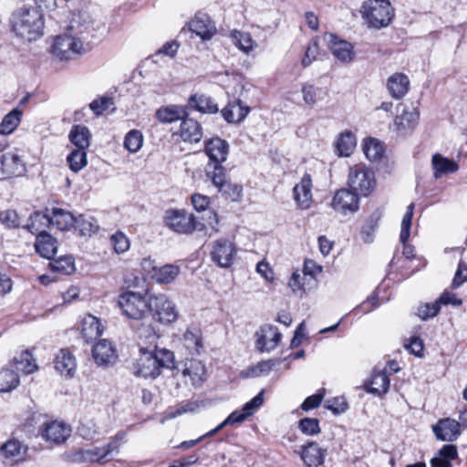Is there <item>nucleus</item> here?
I'll return each mask as SVG.
<instances>
[{"instance_id": "15", "label": "nucleus", "mask_w": 467, "mask_h": 467, "mask_svg": "<svg viewBox=\"0 0 467 467\" xmlns=\"http://www.w3.org/2000/svg\"><path fill=\"white\" fill-rule=\"evenodd\" d=\"M256 347L260 351H270L276 348L281 340V333L273 325L262 326L255 333Z\"/></svg>"}, {"instance_id": "43", "label": "nucleus", "mask_w": 467, "mask_h": 467, "mask_svg": "<svg viewBox=\"0 0 467 467\" xmlns=\"http://www.w3.org/2000/svg\"><path fill=\"white\" fill-rule=\"evenodd\" d=\"M26 451V447H25L17 440L7 441L1 448V452L3 455L6 459H9L12 462H18L20 459H22Z\"/></svg>"}, {"instance_id": "2", "label": "nucleus", "mask_w": 467, "mask_h": 467, "mask_svg": "<svg viewBox=\"0 0 467 467\" xmlns=\"http://www.w3.org/2000/svg\"><path fill=\"white\" fill-rule=\"evenodd\" d=\"M174 355L171 351L162 348L149 350L144 348H140V357L134 364V374L142 378H157L162 368H171L173 367Z\"/></svg>"}, {"instance_id": "50", "label": "nucleus", "mask_w": 467, "mask_h": 467, "mask_svg": "<svg viewBox=\"0 0 467 467\" xmlns=\"http://www.w3.org/2000/svg\"><path fill=\"white\" fill-rule=\"evenodd\" d=\"M143 145V135L138 130H130L124 138V147L131 153L138 152Z\"/></svg>"}, {"instance_id": "26", "label": "nucleus", "mask_w": 467, "mask_h": 467, "mask_svg": "<svg viewBox=\"0 0 467 467\" xmlns=\"http://www.w3.org/2000/svg\"><path fill=\"white\" fill-rule=\"evenodd\" d=\"M420 114L417 109H403L402 113L397 115L394 119V126L398 131L406 133L414 130L419 121Z\"/></svg>"}, {"instance_id": "4", "label": "nucleus", "mask_w": 467, "mask_h": 467, "mask_svg": "<svg viewBox=\"0 0 467 467\" xmlns=\"http://www.w3.org/2000/svg\"><path fill=\"white\" fill-rule=\"evenodd\" d=\"M348 185L358 195L367 197L376 186L373 171L364 164L350 167L348 175Z\"/></svg>"}, {"instance_id": "54", "label": "nucleus", "mask_w": 467, "mask_h": 467, "mask_svg": "<svg viewBox=\"0 0 467 467\" xmlns=\"http://www.w3.org/2000/svg\"><path fill=\"white\" fill-rule=\"evenodd\" d=\"M183 344L191 354H199L202 348V338L196 333L186 331L183 335Z\"/></svg>"}, {"instance_id": "18", "label": "nucleus", "mask_w": 467, "mask_h": 467, "mask_svg": "<svg viewBox=\"0 0 467 467\" xmlns=\"http://www.w3.org/2000/svg\"><path fill=\"white\" fill-rule=\"evenodd\" d=\"M435 437L442 441H454L461 435L460 424L455 420L444 418L432 425Z\"/></svg>"}, {"instance_id": "7", "label": "nucleus", "mask_w": 467, "mask_h": 467, "mask_svg": "<svg viewBox=\"0 0 467 467\" xmlns=\"http://www.w3.org/2000/svg\"><path fill=\"white\" fill-rule=\"evenodd\" d=\"M148 310L152 314L153 318L161 324H171L178 318L175 304L164 294L150 296Z\"/></svg>"}, {"instance_id": "49", "label": "nucleus", "mask_w": 467, "mask_h": 467, "mask_svg": "<svg viewBox=\"0 0 467 467\" xmlns=\"http://www.w3.org/2000/svg\"><path fill=\"white\" fill-rule=\"evenodd\" d=\"M301 92L305 103L308 106L317 104L318 100L323 99V95L325 94L322 88L308 83L302 86Z\"/></svg>"}, {"instance_id": "57", "label": "nucleus", "mask_w": 467, "mask_h": 467, "mask_svg": "<svg viewBox=\"0 0 467 467\" xmlns=\"http://www.w3.org/2000/svg\"><path fill=\"white\" fill-rule=\"evenodd\" d=\"M299 430L306 435H316L320 432L319 420L316 418H304L299 420Z\"/></svg>"}, {"instance_id": "46", "label": "nucleus", "mask_w": 467, "mask_h": 467, "mask_svg": "<svg viewBox=\"0 0 467 467\" xmlns=\"http://www.w3.org/2000/svg\"><path fill=\"white\" fill-rule=\"evenodd\" d=\"M234 44L243 52L248 54L253 51L257 44L252 38L251 35L246 32L234 31L231 34Z\"/></svg>"}, {"instance_id": "36", "label": "nucleus", "mask_w": 467, "mask_h": 467, "mask_svg": "<svg viewBox=\"0 0 467 467\" xmlns=\"http://www.w3.org/2000/svg\"><path fill=\"white\" fill-rule=\"evenodd\" d=\"M51 226L49 220V213L35 212L29 219L27 224L25 226L33 234H39L41 232H46V228Z\"/></svg>"}, {"instance_id": "10", "label": "nucleus", "mask_w": 467, "mask_h": 467, "mask_svg": "<svg viewBox=\"0 0 467 467\" xmlns=\"http://www.w3.org/2000/svg\"><path fill=\"white\" fill-rule=\"evenodd\" d=\"M208 180L217 188L218 192L226 200L238 202L242 198L243 186L226 180L225 170H217V172L212 171L206 175Z\"/></svg>"}, {"instance_id": "58", "label": "nucleus", "mask_w": 467, "mask_h": 467, "mask_svg": "<svg viewBox=\"0 0 467 467\" xmlns=\"http://www.w3.org/2000/svg\"><path fill=\"white\" fill-rule=\"evenodd\" d=\"M379 219V215L374 213L363 225L361 229V235L365 243L372 242V235L378 226Z\"/></svg>"}, {"instance_id": "34", "label": "nucleus", "mask_w": 467, "mask_h": 467, "mask_svg": "<svg viewBox=\"0 0 467 467\" xmlns=\"http://www.w3.org/2000/svg\"><path fill=\"white\" fill-rule=\"evenodd\" d=\"M356 144V137L351 131L346 130L340 133L335 144L337 155L348 157L355 149Z\"/></svg>"}, {"instance_id": "13", "label": "nucleus", "mask_w": 467, "mask_h": 467, "mask_svg": "<svg viewBox=\"0 0 467 467\" xmlns=\"http://www.w3.org/2000/svg\"><path fill=\"white\" fill-rule=\"evenodd\" d=\"M331 206L336 212L343 214L355 213L359 207V195L352 190L340 189L336 192L331 202Z\"/></svg>"}, {"instance_id": "24", "label": "nucleus", "mask_w": 467, "mask_h": 467, "mask_svg": "<svg viewBox=\"0 0 467 467\" xmlns=\"http://www.w3.org/2000/svg\"><path fill=\"white\" fill-rule=\"evenodd\" d=\"M35 249L42 257L52 259L57 251V241L48 233L41 232L36 235Z\"/></svg>"}, {"instance_id": "64", "label": "nucleus", "mask_w": 467, "mask_h": 467, "mask_svg": "<svg viewBox=\"0 0 467 467\" xmlns=\"http://www.w3.org/2000/svg\"><path fill=\"white\" fill-rule=\"evenodd\" d=\"M467 281V265L460 262L451 282V288L456 289Z\"/></svg>"}, {"instance_id": "59", "label": "nucleus", "mask_w": 467, "mask_h": 467, "mask_svg": "<svg viewBox=\"0 0 467 467\" xmlns=\"http://www.w3.org/2000/svg\"><path fill=\"white\" fill-rule=\"evenodd\" d=\"M0 222L7 228L19 227V217L15 210H5L0 212Z\"/></svg>"}, {"instance_id": "29", "label": "nucleus", "mask_w": 467, "mask_h": 467, "mask_svg": "<svg viewBox=\"0 0 467 467\" xmlns=\"http://www.w3.org/2000/svg\"><path fill=\"white\" fill-rule=\"evenodd\" d=\"M77 368L76 358L67 349H60L55 358V368L67 377H72Z\"/></svg>"}, {"instance_id": "23", "label": "nucleus", "mask_w": 467, "mask_h": 467, "mask_svg": "<svg viewBox=\"0 0 467 467\" xmlns=\"http://www.w3.org/2000/svg\"><path fill=\"white\" fill-rule=\"evenodd\" d=\"M250 111L241 99H234L222 109L223 119L229 123H239L243 121Z\"/></svg>"}, {"instance_id": "61", "label": "nucleus", "mask_w": 467, "mask_h": 467, "mask_svg": "<svg viewBox=\"0 0 467 467\" xmlns=\"http://www.w3.org/2000/svg\"><path fill=\"white\" fill-rule=\"evenodd\" d=\"M112 105L113 100L111 98L101 97L99 99L93 100L89 104V108L96 115L99 116L101 115L107 109H109V108Z\"/></svg>"}, {"instance_id": "41", "label": "nucleus", "mask_w": 467, "mask_h": 467, "mask_svg": "<svg viewBox=\"0 0 467 467\" xmlns=\"http://www.w3.org/2000/svg\"><path fill=\"white\" fill-rule=\"evenodd\" d=\"M68 137L71 143L78 150H85L89 146L90 132L85 126H73Z\"/></svg>"}, {"instance_id": "30", "label": "nucleus", "mask_w": 467, "mask_h": 467, "mask_svg": "<svg viewBox=\"0 0 467 467\" xmlns=\"http://www.w3.org/2000/svg\"><path fill=\"white\" fill-rule=\"evenodd\" d=\"M156 118L161 123H172L182 120L188 117V111L185 107L178 105H170L161 107L156 111Z\"/></svg>"}, {"instance_id": "53", "label": "nucleus", "mask_w": 467, "mask_h": 467, "mask_svg": "<svg viewBox=\"0 0 467 467\" xmlns=\"http://www.w3.org/2000/svg\"><path fill=\"white\" fill-rule=\"evenodd\" d=\"M50 268L54 272L63 275H69L75 271L74 260L71 256H62L49 263Z\"/></svg>"}, {"instance_id": "42", "label": "nucleus", "mask_w": 467, "mask_h": 467, "mask_svg": "<svg viewBox=\"0 0 467 467\" xmlns=\"http://www.w3.org/2000/svg\"><path fill=\"white\" fill-rule=\"evenodd\" d=\"M73 227L78 231L82 236H91L99 230V224L97 221L91 217L80 214L75 219Z\"/></svg>"}, {"instance_id": "12", "label": "nucleus", "mask_w": 467, "mask_h": 467, "mask_svg": "<svg viewBox=\"0 0 467 467\" xmlns=\"http://www.w3.org/2000/svg\"><path fill=\"white\" fill-rule=\"evenodd\" d=\"M236 254L235 247L227 239L216 240L211 251V258L218 266L227 268L234 263Z\"/></svg>"}, {"instance_id": "31", "label": "nucleus", "mask_w": 467, "mask_h": 467, "mask_svg": "<svg viewBox=\"0 0 467 467\" xmlns=\"http://www.w3.org/2000/svg\"><path fill=\"white\" fill-rule=\"evenodd\" d=\"M325 453V450L312 441L303 447L301 459L308 467H318L324 462Z\"/></svg>"}, {"instance_id": "40", "label": "nucleus", "mask_w": 467, "mask_h": 467, "mask_svg": "<svg viewBox=\"0 0 467 467\" xmlns=\"http://www.w3.org/2000/svg\"><path fill=\"white\" fill-rule=\"evenodd\" d=\"M280 363L281 359L262 360L256 365L248 368L245 371L242 372V374L246 378L265 376L268 375L275 366L280 365Z\"/></svg>"}, {"instance_id": "20", "label": "nucleus", "mask_w": 467, "mask_h": 467, "mask_svg": "<svg viewBox=\"0 0 467 467\" xmlns=\"http://www.w3.org/2000/svg\"><path fill=\"white\" fill-rule=\"evenodd\" d=\"M326 41L329 44V48L334 57L343 63H349L354 59L353 46L343 39H339L333 34L325 36Z\"/></svg>"}, {"instance_id": "33", "label": "nucleus", "mask_w": 467, "mask_h": 467, "mask_svg": "<svg viewBox=\"0 0 467 467\" xmlns=\"http://www.w3.org/2000/svg\"><path fill=\"white\" fill-rule=\"evenodd\" d=\"M431 164L436 179L441 177L443 174L454 172L459 168L454 161L445 158L439 153L432 156Z\"/></svg>"}, {"instance_id": "44", "label": "nucleus", "mask_w": 467, "mask_h": 467, "mask_svg": "<svg viewBox=\"0 0 467 467\" xmlns=\"http://www.w3.org/2000/svg\"><path fill=\"white\" fill-rule=\"evenodd\" d=\"M184 376H189L193 385H199L204 381L205 367L199 360H191L183 370Z\"/></svg>"}, {"instance_id": "32", "label": "nucleus", "mask_w": 467, "mask_h": 467, "mask_svg": "<svg viewBox=\"0 0 467 467\" xmlns=\"http://www.w3.org/2000/svg\"><path fill=\"white\" fill-rule=\"evenodd\" d=\"M76 217L61 208H53L49 213L50 225L60 231L69 230L73 227Z\"/></svg>"}, {"instance_id": "17", "label": "nucleus", "mask_w": 467, "mask_h": 467, "mask_svg": "<svg viewBox=\"0 0 467 467\" xmlns=\"http://www.w3.org/2000/svg\"><path fill=\"white\" fill-rule=\"evenodd\" d=\"M70 427L58 420L45 423L41 431V435L46 441L57 444L64 442L70 436Z\"/></svg>"}, {"instance_id": "60", "label": "nucleus", "mask_w": 467, "mask_h": 467, "mask_svg": "<svg viewBox=\"0 0 467 467\" xmlns=\"http://www.w3.org/2000/svg\"><path fill=\"white\" fill-rule=\"evenodd\" d=\"M440 311L437 300L434 303H427L418 307L417 315L423 320L435 317Z\"/></svg>"}, {"instance_id": "14", "label": "nucleus", "mask_w": 467, "mask_h": 467, "mask_svg": "<svg viewBox=\"0 0 467 467\" xmlns=\"http://www.w3.org/2000/svg\"><path fill=\"white\" fill-rule=\"evenodd\" d=\"M92 356L99 366H109L118 359L117 349L108 339H100L93 346Z\"/></svg>"}, {"instance_id": "45", "label": "nucleus", "mask_w": 467, "mask_h": 467, "mask_svg": "<svg viewBox=\"0 0 467 467\" xmlns=\"http://www.w3.org/2000/svg\"><path fill=\"white\" fill-rule=\"evenodd\" d=\"M20 382L16 371L10 368L0 370V392H10L15 389Z\"/></svg>"}, {"instance_id": "39", "label": "nucleus", "mask_w": 467, "mask_h": 467, "mask_svg": "<svg viewBox=\"0 0 467 467\" xmlns=\"http://www.w3.org/2000/svg\"><path fill=\"white\" fill-rule=\"evenodd\" d=\"M389 379L386 371H374L368 391L376 395L386 394L389 389Z\"/></svg>"}, {"instance_id": "11", "label": "nucleus", "mask_w": 467, "mask_h": 467, "mask_svg": "<svg viewBox=\"0 0 467 467\" xmlns=\"http://www.w3.org/2000/svg\"><path fill=\"white\" fill-rule=\"evenodd\" d=\"M26 172V165L22 157L16 151H7L0 157V181L23 176Z\"/></svg>"}, {"instance_id": "37", "label": "nucleus", "mask_w": 467, "mask_h": 467, "mask_svg": "<svg viewBox=\"0 0 467 467\" xmlns=\"http://www.w3.org/2000/svg\"><path fill=\"white\" fill-rule=\"evenodd\" d=\"M13 365L16 370L22 371L25 374H31L38 368L32 353L28 350H24L19 355L14 357Z\"/></svg>"}, {"instance_id": "52", "label": "nucleus", "mask_w": 467, "mask_h": 467, "mask_svg": "<svg viewBox=\"0 0 467 467\" xmlns=\"http://www.w3.org/2000/svg\"><path fill=\"white\" fill-rule=\"evenodd\" d=\"M68 166L71 171L78 172L81 169H83L88 161H87V153L82 150H73L67 158Z\"/></svg>"}, {"instance_id": "35", "label": "nucleus", "mask_w": 467, "mask_h": 467, "mask_svg": "<svg viewBox=\"0 0 467 467\" xmlns=\"http://www.w3.org/2000/svg\"><path fill=\"white\" fill-rule=\"evenodd\" d=\"M180 274V267L176 265L167 264L158 267L154 274H151V279L158 284H171Z\"/></svg>"}, {"instance_id": "3", "label": "nucleus", "mask_w": 467, "mask_h": 467, "mask_svg": "<svg viewBox=\"0 0 467 467\" xmlns=\"http://www.w3.org/2000/svg\"><path fill=\"white\" fill-rule=\"evenodd\" d=\"M360 12L368 26L376 29L388 26L394 17L389 0H368L363 4Z\"/></svg>"}, {"instance_id": "63", "label": "nucleus", "mask_w": 467, "mask_h": 467, "mask_svg": "<svg viewBox=\"0 0 467 467\" xmlns=\"http://www.w3.org/2000/svg\"><path fill=\"white\" fill-rule=\"evenodd\" d=\"M326 408L331 410L334 414H340L345 412L348 406L343 398H334L326 401Z\"/></svg>"}, {"instance_id": "16", "label": "nucleus", "mask_w": 467, "mask_h": 467, "mask_svg": "<svg viewBox=\"0 0 467 467\" xmlns=\"http://www.w3.org/2000/svg\"><path fill=\"white\" fill-rule=\"evenodd\" d=\"M189 30L202 40H210L216 33V26L210 16L204 13H197L188 23Z\"/></svg>"}, {"instance_id": "21", "label": "nucleus", "mask_w": 467, "mask_h": 467, "mask_svg": "<svg viewBox=\"0 0 467 467\" xmlns=\"http://www.w3.org/2000/svg\"><path fill=\"white\" fill-rule=\"evenodd\" d=\"M312 179L306 173L299 183L296 184L293 192L294 199L301 209H308L312 203Z\"/></svg>"}, {"instance_id": "55", "label": "nucleus", "mask_w": 467, "mask_h": 467, "mask_svg": "<svg viewBox=\"0 0 467 467\" xmlns=\"http://www.w3.org/2000/svg\"><path fill=\"white\" fill-rule=\"evenodd\" d=\"M110 243L117 254H123L130 249V243L127 235L118 231L110 236Z\"/></svg>"}, {"instance_id": "1", "label": "nucleus", "mask_w": 467, "mask_h": 467, "mask_svg": "<svg viewBox=\"0 0 467 467\" xmlns=\"http://www.w3.org/2000/svg\"><path fill=\"white\" fill-rule=\"evenodd\" d=\"M11 26L16 36L28 42L43 35L44 17L42 11L33 6H23L11 16Z\"/></svg>"}, {"instance_id": "28", "label": "nucleus", "mask_w": 467, "mask_h": 467, "mask_svg": "<svg viewBox=\"0 0 467 467\" xmlns=\"http://www.w3.org/2000/svg\"><path fill=\"white\" fill-rule=\"evenodd\" d=\"M387 88L392 98L400 99L409 91V78L403 73H394L389 78Z\"/></svg>"}, {"instance_id": "9", "label": "nucleus", "mask_w": 467, "mask_h": 467, "mask_svg": "<svg viewBox=\"0 0 467 467\" xmlns=\"http://www.w3.org/2000/svg\"><path fill=\"white\" fill-rule=\"evenodd\" d=\"M85 51L83 40L69 34L57 36L52 46V54L60 60L72 59Z\"/></svg>"}, {"instance_id": "8", "label": "nucleus", "mask_w": 467, "mask_h": 467, "mask_svg": "<svg viewBox=\"0 0 467 467\" xmlns=\"http://www.w3.org/2000/svg\"><path fill=\"white\" fill-rule=\"evenodd\" d=\"M118 305L122 314L130 319H142L148 311V299L137 292L122 293L119 296Z\"/></svg>"}, {"instance_id": "47", "label": "nucleus", "mask_w": 467, "mask_h": 467, "mask_svg": "<svg viewBox=\"0 0 467 467\" xmlns=\"http://www.w3.org/2000/svg\"><path fill=\"white\" fill-rule=\"evenodd\" d=\"M22 114L23 112L19 109H14L9 113H7L1 122L0 132L2 134L12 133L20 124Z\"/></svg>"}, {"instance_id": "38", "label": "nucleus", "mask_w": 467, "mask_h": 467, "mask_svg": "<svg viewBox=\"0 0 467 467\" xmlns=\"http://www.w3.org/2000/svg\"><path fill=\"white\" fill-rule=\"evenodd\" d=\"M189 104L192 108L202 113L213 114L219 110L217 105L213 102L212 98L205 95L194 94L191 96Z\"/></svg>"}, {"instance_id": "5", "label": "nucleus", "mask_w": 467, "mask_h": 467, "mask_svg": "<svg viewBox=\"0 0 467 467\" xmlns=\"http://www.w3.org/2000/svg\"><path fill=\"white\" fill-rule=\"evenodd\" d=\"M164 223L171 231L182 234H190L195 230H202L203 227V224L197 221L192 213L178 209L167 210Z\"/></svg>"}, {"instance_id": "56", "label": "nucleus", "mask_w": 467, "mask_h": 467, "mask_svg": "<svg viewBox=\"0 0 467 467\" xmlns=\"http://www.w3.org/2000/svg\"><path fill=\"white\" fill-rule=\"evenodd\" d=\"M413 208L414 204L410 203L406 211V213L403 216L402 222H401V229H400V240L402 244H406L410 237V231L411 226V220L413 216Z\"/></svg>"}, {"instance_id": "19", "label": "nucleus", "mask_w": 467, "mask_h": 467, "mask_svg": "<svg viewBox=\"0 0 467 467\" xmlns=\"http://www.w3.org/2000/svg\"><path fill=\"white\" fill-rule=\"evenodd\" d=\"M68 34L85 40V35L93 30V22L90 16L86 12H78L72 15L67 26Z\"/></svg>"}, {"instance_id": "48", "label": "nucleus", "mask_w": 467, "mask_h": 467, "mask_svg": "<svg viewBox=\"0 0 467 467\" xmlns=\"http://www.w3.org/2000/svg\"><path fill=\"white\" fill-rule=\"evenodd\" d=\"M363 151L370 161H379L383 157L384 147L379 140L370 138L365 141Z\"/></svg>"}, {"instance_id": "22", "label": "nucleus", "mask_w": 467, "mask_h": 467, "mask_svg": "<svg viewBox=\"0 0 467 467\" xmlns=\"http://www.w3.org/2000/svg\"><path fill=\"white\" fill-rule=\"evenodd\" d=\"M118 451L116 442H110L104 447L82 450L79 451L80 459L88 462L105 463L110 460L113 451Z\"/></svg>"}, {"instance_id": "51", "label": "nucleus", "mask_w": 467, "mask_h": 467, "mask_svg": "<svg viewBox=\"0 0 467 467\" xmlns=\"http://www.w3.org/2000/svg\"><path fill=\"white\" fill-rule=\"evenodd\" d=\"M310 263H312V261H306L303 275L297 272H294L292 274L289 283H288V285L294 293L304 292L305 289H304L303 279H305L307 275H311V277H313L314 272L309 270Z\"/></svg>"}, {"instance_id": "6", "label": "nucleus", "mask_w": 467, "mask_h": 467, "mask_svg": "<svg viewBox=\"0 0 467 467\" xmlns=\"http://www.w3.org/2000/svg\"><path fill=\"white\" fill-rule=\"evenodd\" d=\"M229 143L219 137H213L204 141V152L209 159L205 167V175L217 170H225L223 163L229 154Z\"/></svg>"}, {"instance_id": "27", "label": "nucleus", "mask_w": 467, "mask_h": 467, "mask_svg": "<svg viewBox=\"0 0 467 467\" xmlns=\"http://www.w3.org/2000/svg\"><path fill=\"white\" fill-rule=\"evenodd\" d=\"M104 331L101 321L92 315H87L81 325V335L87 343L99 337Z\"/></svg>"}, {"instance_id": "62", "label": "nucleus", "mask_w": 467, "mask_h": 467, "mask_svg": "<svg viewBox=\"0 0 467 467\" xmlns=\"http://www.w3.org/2000/svg\"><path fill=\"white\" fill-rule=\"evenodd\" d=\"M264 393L265 390L262 389L255 397L243 406V410L248 417L253 415L254 412L263 405Z\"/></svg>"}, {"instance_id": "25", "label": "nucleus", "mask_w": 467, "mask_h": 467, "mask_svg": "<svg viewBox=\"0 0 467 467\" xmlns=\"http://www.w3.org/2000/svg\"><path fill=\"white\" fill-rule=\"evenodd\" d=\"M180 136L183 141L197 143L202 138V128L197 120L185 117L181 123Z\"/></svg>"}]
</instances>
